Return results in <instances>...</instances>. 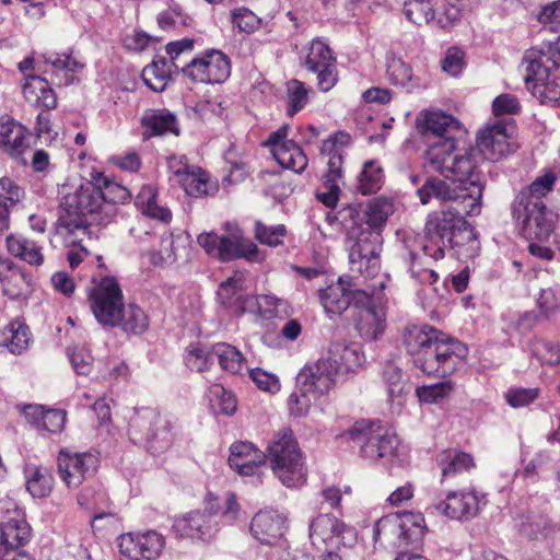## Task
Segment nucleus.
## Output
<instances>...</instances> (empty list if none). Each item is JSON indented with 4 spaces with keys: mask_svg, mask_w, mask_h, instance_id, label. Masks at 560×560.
I'll list each match as a JSON object with an SVG mask.
<instances>
[{
    "mask_svg": "<svg viewBox=\"0 0 560 560\" xmlns=\"http://www.w3.org/2000/svg\"><path fill=\"white\" fill-rule=\"evenodd\" d=\"M131 199L130 191L122 185L109 179L103 173H93L91 180L79 187L63 186L56 232L67 243L74 244L91 241L93 225H106L117 212V203Z\"/></svg>",
    "mask_w": 560,
    "mask_h": 560,
    "instance_id": "nucleus-1",
    "label": "nucleus"
},
{
    "mask_svg": "<svg viewBox=\"0 0 560 560\" xmlns=\"http://www.w3.org/2000/svg\"><path fill=\"white\" fill-rule=\"evenodd\" d=\"M393 212V203L383 197L370 200L363 211L357 206H347L339 212L346 230L345 247L352 272L365 278L378 273L382 231Z\"/></svg>",
    "mask_w": 560,
    "mask_h": 560,
    "instance_id": "nucleus-2",
    "label": "nucleus"
},
{
    "mask_svg": "<svg viewBox=\"0 0 560 560\" xmlns=\"http://www.w3.org/2000/svg\"><path fill=\"white\" fill-rule=\"evenodd\" d=\"M470 191L456 195V189L451 188L445 180L435 177L428 178L417 190L423 205L433 198L442 202H453L447 209L434 211L428 215L424 226L425 243L422 246L424 255L434 260L442 259L453 231L464 225V215L475 217L480 213L481 190L477 185H472Z\"/></svg>",
    "mask_w": 560,
    "mask_h": 560,
    "instance_id": "nucleus-3",
    "label": "nucleus"
},
{
    "mask_svg": "<svg viewBox=\"0 0 560 560\" xmlns=\"http://www.w3.org/2000/svg\"><path fill=\"white\" fill-rule=\"evenodd\" d=\"M401 341L415 366L428 376L446 378L454 375L465 365L469 354L466 343L427 324L406 326Z\"/></svg>",
    "mask_w": 560,
    "mask_h": 560,
    "instance_id": "nucleus-4",
    "label": "nucleus"
},
{
    "mask_svg": "<svg viewBox=\"0 0 560 560\" xmlns=\"http://www.w3.org/2000/svg\"><path fill=\"white\" fill-rule=\"evenodd\" d=\"M128 434L135 444L158 456L166 453L176 439L175 423L156 408L142 407L130 418Z\"/></svg>",
    "mask_w": 560,
    "mask_h": 560,
    "instance_id": "nucleus-5",
    "label": "nucleus"
},
{
    "mask_svg": "<svg viewBox=\"0 0 560 560\" xmlns=\"http://www.w3.org/2000/svg\"><path fill=\"white\" fill-rule=\"evenodd\" d=\"M266 459L285 487H296L305 481L304 456L290 429H283L273 435L267 447Z\"/></svg>",
    "mask_w": 560,
    "mask_h": 560,
    "instance_id": "nucleus-6",
    "label": "nucleus"
},
{
    "mask_svg": "<svg viewBox=\"0 0 560 560\" xmlns=\"http://www.w3.org/2000/svg\"><path fill=\"white\" fill-rule=\"evenodd\" d=\"M350 441L359 447L360 455L372 462L392 463L398 456L399 439L381 421L360 420L348 430Z\"/></svg>",
    "mask_w": 560,
    "mask_h": 560,
    "instance_id": "nucleus-7",
    "label": "nucleus"
},
{
    "mask_svg": "<svg viewBox=\"0 0 560 560\" xmlns=\"http://www.w3.org/2000/svg\"><path fill=\"white\" fill-rule=\"evenodd\" d=\"M224 231V235H218L213 232L201 233L197 237V242L208 255L221 261H232L241 258L249 262L264 260V255L257 245L244 237V232L237 223L226 222Z\"/></svg>",
    "mask_w": 560,
    "mask_h": 560,
    "instance_id": "nucleus-8",
    "label": "nucleus"
},
{
    "mask_svg": "<svg viewBox=\"0 0 560 560\" xmlns=\"http://www.w3.org/2000/svg\"><path fill=\"white\" fill-rule=\"evenodd\" d=\"M352 142L351 136L346 131H338L326 139L320 145V153L328 156L327 171L323 175L320 187L316 190L317 199L327 207L336 206L340 185L343 179V158L346 149Z\"/></svg>",
    "mask_w": 560,
    "mask_h": 560,
    "instance_id": "nucleus-9",
    "label": "nucleus"
},
{
    "mask_svg": "<svg viewBox=\"0 0 560 560\" xmlns=\"http://www.w3.org/2000/svg\"><path fill=\"white\" fill-rule=\"evenodd\" d=\"M513 217L527 241L547 242L553 232L556 214L545 202L514 201Z\"/></svg>",
    "mask_w": 560,
    "mask_h": 560,
    "instance_id": "nucleus-10",
    "label": "nucleus"
},
{
    "mask_svg": "<svg viewBox=\"0 0 560 560\" xmlns=\"http://www.w3.org/2000/svg\"><path fill=\"white\" fill-rule=\"evenodd\" d=\"M219 511L217 498L209 493L207 508L203 511H190L177 516L173 522V530L182 538L209 542L220 530L219 523L215 521Z\"/></svg>",
    "mask_w": 560,
    "mask_h": 560,
    "instance_id": "nucleus-11",
    "label": "nucleus"
},
{
    "mask_svg": "<svg viewBox=\"0 0 560 560\" xmlns=\"http://www.w3.org/2000/svg\"><path fill=\"white\" fill-rule=\"evenodd\" d=\"M487 504L486 495L474 487L447 491L445 498L431 505L435 512L455 521L476 517Z\"/></svg>",
    "mask_w": 560,
    "mask_h": 560,
    "instance_id": "nucleus-12",
    "label": "nucleus"
},
{
    "mask_svg": "<svg viewBox=\"0 0 560 560\" xmlns=\"http://www.w3.org/2000/svg\"><path fill=\"white\" fill-rule=\"evenodd\" d=\"M117 546L127 560H158L165 548V538L153 529L119 535Z\"/></svg>",
    "mask_w": 560,
    "mask_h": 560,
    "instance_id": "nucleus-13",
    "label": "nucleus"
},
{
    "mask_svg": "<svg viewBox=\"0 0 560 560\" xmlns=\"http://www.w3.org/2000/svg\"><path fill=\"white\" fill-rule=\"evenodd\" d=\"M514 126L511 121L495 120L488 124L477 136V149L489 161H499L514 150L511 141Z\"/></svg>",
    "mask_w": 560,
    "mask_h": 560,
    "instance_id": "nucleus-14",
    "label": "nucleus"
},
{
    "mask_svg": "<svg viewBox=\"0 0 560 560\" xmlns=\"http://www.w3.org/2000/svg\"><path fill=\"white\" fill-rule=\"evenodd\" d=\"M183 72L196 82L223 83L231 74V63L220 50H210L192 59L183 68Z\"/></svg>",
    "mask_w": 560,
    "mask_h": 560,
    "instance_id": "nucleus-15",
    "label": "nucleus"
},
{
    "mask_svg": "<svg viewBox=\"0 0 560 560\" xmlns=\"http://www.w3.org/2000/svg\"><path fill=\"white\" fill-rule=\"evenodd\" d=\"M306 69L317 75V86L330 91L337 83V60L329 46L320 39L311 42L305 56Z\"/></svg>",
    "mask_w": 560,
    "mask_h": 560,
    "instance_id": "nucleus-16",
    "label": "nucleus"
},
{
    "mask_svg": "<svg viewBox=\"0 0 560 560\" xmlns=\"http://www.w3.org/2000/svg\"><path fill=\"white\" fill-rule=\"evenodd\" d=\"M58 471L68 488H78L92 477L97 468L98 458L92 453H71L61 450L58 454Z\"/></svg>",
    "mask_w": 560,
    "mask_h": 560,
    "instance_id": "nucleus-17",
    "label": "nucleus"
},
{
    "mask_svg": "<svg viewBox=\"0 0 560 560\" xmlns=\"http://www.w3.org/2000/svg\"><path fill=\"white\" fill-rule=\"evenodd\" d=\"M40 58L48 67L44 73L49 74L51 84L57 86H69L75 83L77 74L85 67V62L72 49L63 52L45 51Z\"/></svg>",
    "mask_w": 560,
    "mask_h": 560,
    "instance_id": "nucleus-18",
    "label": "nucleus"
},
{
    "mask_svg": "<svg viewBox=\"0 0 560 560\" xmlns=\"http://www.w3.org/2000/svg\"><path fill=\"white\" fill-rule=\"evenodd\" d=\"M288 132L289 126H282L269 135L265 145L279 165L300 174L307 167L308 159L300 145L288 139Z\"/></svg>",
    "mask_w": 560,
    "mask_h": 560,
    "instance_id": "nucleus-19",
    "label": "nucleus"
},
{
    "mask_svg": "<svg viewBox=\"0 0 560 560\" xmlns=\"http://www.w3.org/2000/svg\"><path fill=\"white\" fill-rule=\"evenodd\" d=\"M444 176L452 178V183L446 182V184L451 188L456 189V195L471 192L470 188L472 185H477L482 191L472 149H457V152L454 155L452 163H450Z\"/></svg>",
    "mask_w": 560,
    "mask_h": 560,
    "instance_id": "nucleus-20",
    "label": "nucleus"
},
{
    "mask_svg": "<svg viewBox=\"0 0 560 560\" xmlns=\"http://www.w3.org/2000/svg\"><path fill=\"white\" fill-rule=\"evenodd\" d=\"M345 535L353 536L354 529L332 514H319L310 525L311 541L318 549L345 545Z\"/></svg>",
    "mask_w": 560,
    "mask_h": 560,
    "instance_id": "nucleus-21",
    "label": "nucleus"
},
{
    "mask_svg": "<svg viewBox=\"0 0 560 560\" xmlns=\"http://www.w3.org/2000/svg\"><path fill=\"white\" fill-rule=\"evenodd\" d=\"M89 299L94 315H121L124 311L122 292L115 278L102 279L92 288Z\"/></svg>",
    "mask_w": 560,
    "mask_h": 560,
    "instance_id": "nucleus-22",
    "label": "nucleus"
},
{
    "mask_svg": "<svg viewBox=\"0 0 560 560\" xmlns=\"http://www.w3.org/2000/svg\"><path fill=\"white\" fill-rule=\"evenodd\" d=\"M31 148V132L9 115L0 116V149L14 160H22Z\"/></svg>",
    "mask_w": 560,
    "mask_h": 560,
    "instance_id": "nucleus-23",
    "label": "nucleus"
},
{
    "mask_svg": "<svg viewBox=\"0 0 560 560\" xmlns=\"http://www.w3.org/2000/svg\"><path fill=\"white\" fill-rule=\"evenodd\" d=\"M338 373L330 365L329 360L320 358L313 365L306 366L300 374L301 390L314 396L328 394L336 385Z\"/></svg>",
    "mask_w": 560,
    "mask_h": 560,
    "instance_id": "nucleus-24",
    "label": "nucleus"
},
{
    "mask_svg": "<svg viewBox=\"0 0 560 560\" xmlns=\"http://www.w3.org/2000/svg\"><path fill=\"white\" fill-rule=\"evenodd\" d=\"M287 518L273 509L258 511L252 518L249 530L261 544L272 545L283 536Z\"/></svg>",
    "mask_w": 560,
    "mask_h": 560,
    "instance_id": "nucleus-25",
    "label": "nucleus"
},
{
    "mask_svg": "<svg viewBox=\"0 0 560 560\" xmlns=\"http://www.w3.org/2000/svg\"><path fill=\"white\" fill-rule=\"evenodd\" d=\"M266 463V454L250 442H234L230 447L229 465L241 476H254Z\"/></svg>",
    "mask_w": 560,
    "mask_h": 560,
    "instance_id": "nucleus-26",
    "label": "nucleus"
},
{
    "mask_svg": "<svg viewBox=\"0 0 560 560\" xmlns=\"http://www.w3.org/2000/svg\"><path fill=\"white\" fill-rule=\"evenodd\" d=\"M22 415L27 423L38 431L52 434L60 433L67 421V413L61 409L45 408L42 405H27L23 407Z\"/></svg>",
    "mask_w": 560,
    "mask_h": 560,
    "instance_id": "nucleus-27",
    "label": "nucleus"
},
{
    "mask_svg": "<svg viewBox=\"0 0 560 560\" xmlns=\"http://www.w3.org/2000/svg\"><path fill=\"white\" fill-rule=\"evenodd\" d=\"M330 365L339 374H348L355 372L364 361V353L352 343H347L341 340H334L328 348L327 357Z\"/></svg>",
    "mask_w": 560,
    "mask_h": 560,
    "instance_id": "nucleus-28",
    "label": "nucleus"
},
{
    "mask_svg": "<svg viewBox=\"0 0 560 560\" xmlns=\"http://www.w3.org/2000/svg\"><path fill=\"white\" fill-rule=\"evenodd\" d=\"M435 460L441 470V482L463 474H469L476 468L474 456L456 448L441 451Z\"/></svg>",
    "mask_w": 560,
    "mask_h": 560,
    "instance_id": "nucleus-29",
    "label": "nucleus"
},
{
    "mask_svg": "<svg viewBox=\"0 0 560 560\" xmlns=\"http://www.w3.org/2000/svg\"><path fill=\"white\" fill-rule=\"evenodd\" d=\"M31 282L30 275L9 259L0 261V283L2 291L15 300L24 295Z\"/></svg>",
    "mask_w": 560,
    "mask_h": 560,
    "instance_id": "nucleus-30",
    "label": "nucleus"
},
{
    "mask_svg": "<svg viewBox=\"0 0 560 560\" xmlns=\"http://www.w3.org/2000/svg\"><path fill=\"white\" fill-rule=\"evenodd\" d=\"M46 79L39 75H26L22 86L25 101L36 107L52 109L57 106V97Z\"/></svg>",
    "mask_w": 560,
    "mask_h": 560,
    "instance_id": "nucleus-31",
    "label": "nucleus"
},
{
    "mask_svg": "<svg viewBox=\"0 0 560 560\" xmlns=\"http://www.w3.org/2000/svg\"><path fill=\"white\" fill-rule=\"evenodd\" d=\"M350 277H340L336 283L319 291L320 303L327 314L341 315L349 308Z\"/></svg>",
    "mask_w": 560,
    "mask_h": 560,
    "instance_id": "nucleus-32",
    "label": "nucleus"
},
{
    "mask_svg": "<svg viewBox=\"0 0 560 560\" xmlns=\"http://www.w3.org/2000/svg\"><path fill=\"white\" fill-rule=\"evenodd\" d=\"M176 182L191 197H203L212 195L217 186L209 182V175L201 168H190L184 165L175 171Z\"/></svg>",
    "mask_w": 560,
    "mask_h": 560,
    "instance_id": "nucleus-33",
    "label": "nucleus"
},
{
    "mask_svg": "<svg viewBox=\"0 0 560 560\" xmlns=\"http://www.w3.org/2000/svg\"><path fill=\"white\" fill-rule=\"evenodd\" d=\"M143 137L151 138L172 133L179 135V127L176 116L166 109H149L141 118Z\"/></svg>",
    "mask_w": 560,
    "mask_h": 560,
    "instance_id": "nucleus-34",
    "label": "nucleus"
},
{
    "mask_svg": "<svg viewBox=\"0 0 560 560\" xmlns=\"http://www.w3.org/2000/svg\"><path fill=\"white\" fill-rule=\"evenodd\" d=\"M5 247L10 255L33 267L44 264L43 246L34 240L21 234H10L5 238Z\"/></svg>",
    "mask_w": 560,
    "mask_h": 560,
    "instance_id": "nucleus-35",
    "label": "nucleus"
},
{
    "mask_svg": "<svg viewBox=\"0 0 560 560\" xmlns=\"http://www.w3.org/2000/svg\"><path fill=\"white\" fill-rule=\"evenodd\" d=\"M447 249L458 259H472L478 256L480 243L477 233L464 219V225L453 231Z\"/></svg>",
    "mask_w": 560,
    "mask_h": 560,
    "instance_id": "nucleus-36",
    "label": "nucleus"
},
{
    "mask_svg": "<svg viewBox=\"0 0 560 560\" xmlns=\"http://www.w3.org/2000/svg\"><path fill=\"white\" fill-rule=\"evenodd\" d=\"M438 141H430L425 152L427 164L435 172L445 174L457 152L454 136H446Z\"/></svg>",
    "mask_w": 560,
    "mask_h": 560,
    "instance_id": "nucleus-37",
    "label": "nucleus"
},
{
    "mask_svg": "<svg viewBox=\"0 0 560 560\" xmlns=\"http://www.w3.org/2000/svg\"><path fill=\"white\" fill-rule=\"evenodd\" d=\"M427 140L438 141L446 136H454L459 130V122L453 116L442 112H430L425 114L423 122Z\"/></svg>",
    "mask_w": 560,
    "mask_h": 560,
    "instance_id": "nucleus-38",
    "label": "nucleus"
},
{
    "mask_svg": "<svg viewBox=\"0 0 560 560\" xmlns=\"http://www.w3.org/2000/svg\"><path fill=\"white\" fill-rule=\"evenodd\" d=\"M32 536L27 521L0 527V558H4L25 546Z\"/></svg>",
    "mask_w": 560,
    "mask_h": 560,
    "instance_id": "nucleus-39",
    "label": "nucleus"
},
{
    "mask_svg": "<svg viewBox=\"0 0 560 560\" xmlns=\"http://www.w3.org/2000/svg\"><path fill=\"white\" fill-rule=\"evenodd\" d=\"M31 341L28 326L19 320H11L0 330V347L5 348L13 354H21L27 349Z\"/></svg>",
    "mask_w": 560,
    "mask_h": 560,
    "instance_id": "nucleus-40",
    "label": "nucleus"
},
{
    "mask_svg": "<svg viewBox=\"0 0 560 560\" xmlns=\"http://www.w3.org/2000/svg\"><path fill=\"white\" fill-rule=\"evenodd\" d=\"M173 68H177V66L170 62L166 57L155 56L152 62L142 70V79L152 91L162 92L171 80Z\"/></svg>",
    "mask_w": 560,
    "mask_h": 560,
    "instance_id": "nucleus-41",
    "label": "nucleus"
},
{
    "mask_svg": "<svg viewBox=\"0 0 560 560\" xmlns=\"http://www.w3.org/2000/svg\"><path fill=\"white\" fill-rule=\"evenodd\" d=\"M26 488L34 498H45L50 494L54 476L47 468L28 467L26 470Z\"/></svg>",
    "mask_w": 560,
    "mask_h": 560,
    "instance_id": "nucleus-42",
    "label": "nucleus"
},
{
    "mask_svg": "<svg viewBox=\"0 0 560 560\" xmlns=\"http://www.w3.org/2000/svg\"><path fill=\"white\" fill-rule=\"evenodd\" d=\"M212 353L218 358L222 370L232 374L242 371L245 359L242 352L232 345L219 342L212 346Z\"/></svg>",
    "mask_w": 560,
    "mask_h": 560,
    "instance_id": "nucleus-43",
    "label": "nucleus"
},
{
    "mask_svg": "<svg viewBox=\"0 0 560 560\" xmlns=\"http://www.w3.org/2000/svg\"><path fill=\"white\" fill-rule=\"evenodd\" d=\"M399 528V535L407 544L421 539L427 532L423 514L420 512H404L400 517Z\"/></svg>",
    "mask_w": 560,
    "mask_h": 560,
    "instance_id": "nucleus-44",
    "label": "nucleus"
},
{
    "mask_svg": "<svg viewBox=\"0 0 560 560\" xmlns=\"http://www.w3.org/2000/svg\"><path fill=\"white\" fill-rule=\"evenodd\" d=\"M353 328L363 341H376L387 329L386 317H354Z\"/></svg>",
    "mask_w": 560,
    "mask_h": 560,
    "instance_id": "nucleus-45",
    "label": "nucleus"
},
{
    "mask_svg": "<svg viewBox=\"0 0 560 560\" xmlns=\"http://www.w3.org/2000/svg\"><path fill=\"white\" fill-rule=\"evenodd\" d=\"M310 91L311 89L300 80L291 79L287 82V114L289 116H294L306 106Z\"/></svg>",
    "mask_w": 560,
    "mask_h": 560,
    "instance_id": "nucleus-46",
    "label": "nucleus"
},
{
    "mask_svg": "<svg viewBox=\"0 0 560 560\" xmlns=\"http://www.w3.org/2000/svg\"><path fill=\"white\" fill-rule=\"evenodd\" d=\"M383 170L375 161H366L358 179V189L362 195L374 194L383 184Z\"/></svg>",
    "mask_w": 560,
    "mask_h": 560,
    "instance_id": "nucleus-47",
    "label": "nucleus"
},
{
    "mask_svg": "<svg viewBox=\"0 0 560 560\" xmlns=\"http://www.w3.org/2000/svg\"><path fill=\"white\" fill-rule=\"evenodd\" d=\"M404 13L410 22L417 25L432 21L436 22L438 20V18L435 19L433 0H405Z\"/></svg>",
    "mask_w": 560,
    "mask_h": 560,
    "instance_id": "nucleus-48",
    "label": "nucleus"
},
{
    "mask_svg": "<svg viewBox=\"0 0 560 560\" xmlns=\"http://www.w3.org/2000/svg\"><path fill=\"white\" fill-rule=\"evenodd\" d=\"M555 182V174L546 173L537 177L526 189L522 190L515 201L545 202L544 197L552 190Z\"/></svg>",
    "mask_w": 560,
    "mask_h": 560,
    "instance_id": "nucleus-49",
    "label": "nucleus"
},
{
    "mask_svg": "<svg viewBox=\"0 0 560 560\" xmlns=\"http://www.w3.org/2000/svg\"><path fill=\"white\" fill-rule=\"evenodd\" d=\"M349 307H353L359 313H368V315H377L383 312V301L381 296L371 295L365 290H352L349 293Z\"/></svg>",
    "mask_w": 560,
    "mask_h": 560,
    "instance_id": "nucleus-50",
    "label": "nucleus"
},
{
    "mask_svg": "<svg viewBox=\"0 0 560 560\" xmlns=\"http://www.w3.org/2000/svg\"><path fill=\"white\" fill-rule=\"evenodd\" d=\"M387 77L396 86L412 89L418 85L411 67L399 58H393L387 63Z\"/></svg>",
    "mask_w": 560,
    "mask_h": 560,
    "instance_id": "nucleus-51",
    "label": "nucleus"
},
{
    "mask_svg": "<svg viewBox=\"0 0 560 560\" xmlns=\"http://www.w3.org/2000/svg\"><path fill=\"white\" fill-rule=\"evenodd\" d=\"M212 349L200 343H191L185 350V363L190 371L205 372L212 365Z\"/></svg>",
    "mask_w": 560,
    "mask_h": 560,
    "instance_id": "nucleus-52",
    "label": "nucleus"
},
{
    "mask_svg": "<svg viewBox=\"0 0 560 560\" xmlns=\"http://www.w3.org/2000/svg\"><path fill=\"white\" fill-rule=\"evenodd\" d=\"M208 397L212 407H218L220 412L226 416L235 413L237 400L232 392L226 390L221 384H212L208 388Z\"/></svg>",
    "mask_w": 560,
    "mask_h": 560,
    "instance_id": "nucleus-53",
    "label": "nucleus"
},
{
    "mask_svg": "<svg viewBox=\"0 0 560 560\" xmlns=\"http://www.w3.org/2000/svg\"><path fill=\"white\" fill-rule=\"evenodd\" d=\"M455 389V383L451 380L442 381L431 385H422L416 388L420 401L436 404L451 395Z\"/></svg>",
    "mask_w": 560,
    "mask_h": 560,
    "instance_id": "nucleus-54",
    "label": "nucleus"
},
{
    "mask_svg": "<svg viewBox=\"0 0 560 560\" xmlns=\"http://www.w3.org/2000/svg\"><path fill=\"white\" fill-rule=\"evenodd\" d=\"M445 7L438 15L436 25L446 28L459 21L464 11L469 9L477 0H444Z\"/></svg>",
    "mask_w": 560,
    "mask_h": 560,
    "instance_id": "nucleus-55",
    "label": "nucleus"
},
{
    "mask_svg": "<svg viewBox=\"0 0 560 560\" xmlns=\"http://www.w3.org/2000/svg\"><path fill=\"white\" fill-rule=\"evenodd\" d=\"M103 327H119L125 332L141 334L149 326V317H96Z\"/></svg>",
    "mask_w": 560,
    "mask_h": 560,
    "instance_id": "nucleus-56",
    "label": "nucleus"
},
{
    "mask_svg": "<svg viewBox=\"0 0 560 560\" xmlns=\"http://www.w3.org/2000/svg\"><path fill=\"white\" fill-rule=\"evenodd\" d=\"M287 235V229L283 224L266 225L260 221L255 223V238L264 245L277 247L282 244V238Z\"/></svg>",
    "mask_w": 560,
    "mask_h": 560,
    "instance_id": "nucleus-57",
    "label": "nucleus"
},
{
    "mask_svg": "<svg viewBox=\"0 0 560 560\" xmlns=\"http://www.w3.org/2000/svg\"><path fill=\"white\" fill-rule=\"evenodd\" d=\"M382 377L390 399L399 398L407 393L402 381V371L397 365L387 363L383 369Z\"/></svg>",
    "mask_w": 560,
    "mask_h": 560,
    "instance_id": "nucleus-58",
    "label": "nucleus"
},
{
    "mask_svg": "<svg viewBox=\"0 0 560 560\" xmlns=\"http://www.w3.org/2000/svg\"><path fill=\"white\" fill-rule=\"evenodd\" d=\"M259 315L289 314L291 306L288 301L277 298L273 294H261L256 299Z\"/></svg>",
    "mask_w": 560,
    "mask_h": 560,
    "instance_id": "nucleus-59",
    "label": "nucleus"
},
{
    "mask_svg": "<svg viewBox=\"0 0 560 560\" xmlns=\"http://www.w3.org/2000/svg\"><path fill=\"white\" fill-rule=\"evenodd\" d=\"M538 396V388L511 387L504 393L505 401L512 408L527 407L533 404Z\"/></svg>",
    "mask_w": 560,
    "mask_h": 560,
    "instance_id": "nucleus-60",
    "label": "nucleus"
},
{
    "mask_svg": "<svg viewBox=\"0 0 560 560\" xmlns=\"http://www.w3.org/2000/svg\"><path fill=\"white\" fill-rule=\"evenodd\" d=\"M25 521V513L14 499H0V527Z\"/></svg>",
    "mask_w": 560,
    "mask_h": 560,
    "instance_id": "nucleus-61",
    "label": "nucleus"
},
{
    "mask_svg": "<svg viewBox=\"0 0 560 560\" xmlns=\"http://www.w3.org/2000/svg\"><path fill=\"white\" fill-rule=\"evenodd\" d=\"M231 22L241 32L250 34L258 28L260 20L250 10L242 7L231 12Z\"/></svg>",
    "mask_w": 560,
    "mask_h": 560,
    "instance_id": "nucleus-62",
    "label": "nucleus"
},
{
    "mask_svg": "<svg viewBox=\"0 0 560 560\" xmlns=\"http://www.w3.org/2000/svg\"><path fill=\"white\" fill-rule=\"evenodd\" d=\"M0 200L8 202L10 208L18 205L24 198V189L12 178L1 177L0 178Z\"/></svg>",
    "mask_w": 560,
    "mask_h": 560,
    "instance_id": "nucleus-63",
    "label": "nucleus"
},
{
    "mask_svg": "<svg viewBox=\"0 0 560 560\" xmlns=\"http://www.w3.org/2000/svg\"><path fill=\"white\" fill-rule=\"evenodd\" d=\"M537 304L542 315L560 313V289L549 288L541 290Z\"/></svg>",
    "mask_w": 560,
    "mask_h": 560,
    "instance_id": "nucleus-64",
    "label": "nucleus"
}]
</instances>
